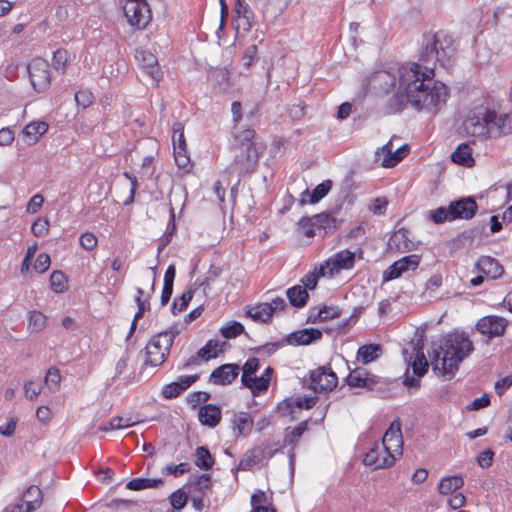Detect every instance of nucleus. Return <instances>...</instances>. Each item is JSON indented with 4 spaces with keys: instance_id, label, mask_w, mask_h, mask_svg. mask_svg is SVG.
I'll return each instance as SVG.
<instances>
[{
    "instance_id": "nucleus-1",
    "label": "nucleus",
    "mask_w": 512,
    "mask_h": 512,
    "mask_svg": "<svg viewBox=\"0 0 512 512\" xmlns=\"http://www.w3.org/2000/svg\"><path fill=\"white\" fill-rule=\"evenodd\" d=\"M398 92L389 100V112L401 111L410 104L417 111L435 112L446 103L448 88L434 80V68L412 62L398 69Z\"/></svg>"
},
{
    "instance_id": "nucleus-2",
    "label": "nucleus",
    "mask_w": 512,
    "mask_h": 512,
    "mask_svg": "<svg viewBox=\"0 0 512 512\" xmlns=\"http://www.w3.org/2000/svg\"><path fill=\"white\" fill-rule=\"evenodd\" d=\"M473 349L471 340L464 333L449 334L443 344L433 348L430 355L432 368L451 378Z\"/></svg>"
},
{
    "instance_id": "nucleus-3",
    "label": "nucleus",
    "mask_w": 512,
    "mask_h": 512,
    "mask_svg": "<svg viewBox=\"0 0 512 512\" xmlns=\"http://www.w3.org/2000/svg\"><path fill=\"white\" fill-rule=\"evenodd\" d=\"M232 150L234 159L226 171L229 174H237L241 178L257 169L259 158L266 150V145L257 137L253 129H245L235 135Z\"/></svg>"
},
{
    "instance_id": "nucleus-4",
    "label": "nucleus",
    "mask_w": 512,
    "mask_h": 512,
    "mask_svg": "<svg viewBox=\"0 0 512 512\" xmlns=\"http://www.w3.org/2000/svg\"><path fill=\"white\" fill-rule=\"evenodd\" d=\"M456 54L453 38L444 33L425 34L419 59L422 62H438L442 67L451 65Z\"/></svg>"
},
{
    "instance_id": "nucleus-5",
    "label": "nucleus",
    "mask_w": 512,
    "mask_h": 512,
    "mask_svg": "<svg viewBox=\"0 0 512 512\" xmlns=\"http://www.w3.org/2000/svg\"><path fill=\"white\" fill-rule=\"evenodd\" d=\"M178 334L179 330L176 327H170L152 337L145 347V365L160 366L163 364Z\"/></svg>"
},
{
    "instance_id": "nucleus-6",
    "label": "nucleus",
    "mask_w": 512,
    "mask_h": 512,
    "mask_svg": "<svg viewBox=\"0 0 512 512\" xmlns=\"http://www.w3.org/2000/svg\"><path fill=\"white\" fill-rule=\"evenodd\" d=\"M495 120V111L484 107L472 110L463 121V129L467 135L485 136L490 132V124Z\"/></svg>"
},
{
    "instance_id": "nucleus-7",
    "label": "nucleus",
    "mask_w": 512,
    "mask_h": 512,
    "mask_svg": "<svg viewBox=\"0 0 512 512\" xmlns=\"http://www.w3.org/2000/svg\"><path fill=\"white\" fill-rule=\"evenodd\" d=\"M30 82L37 92H44L51 83L48 62L40 57L32 59L27 65Z\"/></svg>"
},
{
    "instance_id": "nucleus-8",
    "label": "nucleus",
    "mask_w": 512,
    "mask_h": 512,
    "mask_svg": "<svg viewBox=\"0 0 512 512\" xmlns=\"http://www.w3.org/2000/svg\"><path fill=\"white\" fill-rule=\"evenodd\" d=\"M356 253L349 250H341L333 257L329 258L325 265L320 268V275L325 276L329 274L333 276L338 274L341 270H349L354 267Z\"/></svg>"
},
{
    "instance_id": "nucleus-9",
    "label": "nucleus",
    "mask_w": 512,
    "mask_h": 512,
    "mask_svg": "<svg viewBox=\"0 0 512 512\" xmlns=\"http://www.w3.org/2000/svg\"><path fill=\"white\" fill-rule=\"evenodd\" d=\"M123 12L131 26L143 29L149 22V9L145 1H127L123 4Z\"/></svg>"
},
{
    "instance_id": "nucleus-10",
    "label": "nucleus",
    "mask_w": 512,
    "mask_h": 512,
    "mask_svg": "<svg viewBox=\"0 0 512 512\" xmlns=\"http://www.w3.org/2000/svg\"><path fill=\"white\" fill-rule=\"evenodd\" d=\"M309 387L315 392H324L333 390L338 383V377L330 368L320 366L310 374Z\"/></svg>"
},
{
    "instance_id": "nucleus-11",
    "label": "nucleus",
    "mask_w": 512,
    "mask_h": 512,
    "mask_svg": "<svg viewBox=\"0 0 512 512\" xmlns=\"http://www.w3.org/2000/svg\"><path fill=\"white\" fill-rule=\"evenodd\" d=\"M508 326V320L497 315H487L476 323V330L489 339L504 335Z\"/></svg>"
},
{
    "instance_id": "nucleus-12",
    "label": "nucleus",
    "mask_w": 512,
    "mask_h": 512,
    "mask_svg": "<svg viewBox=\"0 0 512 512\" xmlns=\"http://www.w3.org/2000/svg\"><path fill=\"white\" fill-rule=\"evenodd\" d=\"M135 57L138 60L143 73L148 77L150 84L157 85L163 74L156 56L149 51L137 50Z\"/></svg>"
},
{
    "instance_id": "nucleus-13",
    "label": "nucleus",
    "mask_w": 512,
    "mask_h": 512,
    "mask_svg": "<svg viewBox=\"0 0 512 512\" xmlns=\"http://www.w3.org/2000/svg\"><path fill=\"white\" fill-rule=\"evenodd\" d=\"M395 462V455L382 450V444L374 443L365 454L363 463L373 470L391 467Z\"/></svg>"
},
{
    "instance_id": "nucleus-14",
    "label": "nucleus",
    "mask_w": 512,
    "mask_h": 512,
    "mask_svg": "<svg viewBox=\"0 0 512 512\" xmlns=\"http://www.w3.org/2000/svg\"><path fill=\"white\" fill-rule=\"evenodd\" d=\"M421 257L417 254L408 255L395 261L383 272V281L399 278L403 273L414 271L420 264Z\"/></svg>"
},
{
    "instance_id": "nucleus-15",
    "label": "nucleus",
    "mask_w": 512,
    "mask_h": 512,
    "mask_svg": "<svg viewBox=\"0 0 512 512\" xmlns=\"http://www.w3.org/2000/svg\"><path fill=\"white\" fill-rule=\"evenodd\" d=\"M346 383L350 387L374 390L381 383V378L370 373L363 367H357L346 377Z\"/></svg>"
},
{
    "instance_id": "nucleus-16",
    "label": "nucleus",
    "mask_w": 512,
    "mask_h": 512,
    "mask_svg": "<svg viewBox=\"0 0 512 512\" xmlns=\"http://www.w3.org/2000/svg\"><path fill=\"white\" fill-rule=\"evenodd\" d=\"M382 450L391 454L402 453L403 437L398 422H392L382 438Z\"/></svg>"
},
{
    "instance_id": "nucleus-17",
    "label": "nucleus",
    "mask_w": 512,
    "mask_h": 512,
    "mask_svg": "<svg viewBox=\"0 0 512 512\" xmlns=\"http://www.w3.org/2000/svg\"><path fill=\"white\" fill-rule=\"evenodd\" d=\"M239 371L238 364H223L212 371L209 380L215 385H229L238 377Z\"/></svg>"
},
{
    "instance_id": "nucleus-18",
    "label": "nucleus",
    "mask_w": 512,
    "mask_h": 512,
    "mask_svg": "<svg viewBox=\"0 0 512 512\" xmlns=\"http://www.w3.org/2000/svg\"><path fill=\"white\" fill-rule=\"evenodd\" d=\"M449 205L454 219H471L477 210L476 201L471 197L461 198L451 202Z\"/></svg>"
},
{
    "instance_id": "nucleus-19",
    "label": "nucleus",
    "mask_w": 512,
    "mask_h": 512,
    "mask_svg": "<svg viewBox=\"0 0 512 512\" xmlns=\"http://www.w3.org/2000/svg\"><path fill=\"white\" fill-rule=\"evenodd\" d=\"M322 337V332L315 328H306L303 330L295 331L287 336V342L290 345H309L315 340Z\"/></svg>"
},
{
    "instance_id": "nucleus-20",
    "label": "nucleus",
    "mask_w": 512,
    "mask_h": 512,
    "mask_svg": "<svg viewBox=\"0 0 512 512\" xmlns=\"http://www.w3.org/2000/svg\"><path fill=\"white\" fill-rule=\"evenodd\" d=\"M476 268L479 272L491 279H497L504 273L503 266L495 258L490 256L480 257L476 263Z\"/></svg>"
},
{
    "instance_id": "nucleus-21",
    "label": "nucleus",
    "mask_w": 512,
    "mask_h": 512,
    "mask_svg": "<svg viewBox=\"0 0 512 512\" xmlns=\"http://www.w3.org/2000/svg\"><path fill=\"white\" fill-rule=\"evenodd\" d=\"M198 418L201 424L215 427L221 420V409L212 404L204 405L198 411Z\"/></svg>"
},
{
    "instance_id": "nucleus-22",
    "label": "nucleus",
    "mask_w": 512,
    "mask_h": 512,
    "mask_svg": "<svg viewBox=\"0 0 512 512\" xmlns=\"http://www.w3.org/2000/svg\"><path fill=\"white\" fill-rule=\"evenodd\" d=\"M332 187V182L330 180H326L320 184H318L312 193L306 189L301 195V204H305L307 202L311 204H315L319 202L323 197H325Z\"/></svg>"
},
{
    "instance_id": "nucleus-23",
    "label": "nucleus",
    "mask_w": 512,
    "mask_h": 512,
    "mask_svg": "<svg viewBox=\"0 0 512 512\" xmlns=\"http://www.w3.org/2000/svg\"><path fill=\"white\" fill-rule=\"evenodd\" d=\"M233 431L236 436H248L253 427V418L247 412H239L234 415Z\"/></svg>"
},
{
    "instance_id": "nucleus-24",
    "label": "nucleus",
    "mask_w": 512,
    "mask_h": 512,
    "mask_svg": "<svg viewBox=\"0 0 512 512\" xmlns=\"http://www.w3.org/2000/svg\"><path fill=\"white\" fill-rule=\"evenodd\" d=\"M227 345L228 344L225 341L211 339L207 341V343L201 349L198 350L197 357H200L205 361L216 358L219 353L225 350Z\"/></svg>"
},
{
    "instance_id": "nucleus-25",
    "label": "nucleus",
    "mask_w": 512,
    "mask_h": 512,
    "mask_svg": "<svg viewBox=\"0 0 512 512\" xmlns=\"http://www.w3.org/2000/svg\"><path fill=\"white\" fill-rule=\"evenodd\" d=\"M246 314L255 321L261 323H270L272 320V310L268 303H259L246 308Z\"/></svg>"
},
{
    "instance_id": "nucleus-26",
    "label": "nucleus",
    "mask_w": 512,
    "mask_h": 512,
    "mask_svg": "<svg viewBox=\"0 0 512 512\" xmlns=\"http://www.w3.org/2000/svg\"><path fill=\"white\" fill-rule=\"evenodd\" d=\"M451 160L465 167H472L475 163L472 157V148L467 143H461L451 154Z\"/></svg>"
},
{
    "instance_id": "nucleus-27",
    "label": "nucleus",
    "mask_w": 512,
    "mask_h": 512,
    "mask_svg": "<svg viewBox=\"0 0 512 512\" xmlns=\"http://www.w3.org/2000/svg\"><path fill=\"white\" fill-rule=\"evenodd\" d=\"M287 298L291 306L302 308L306 305L309 294L301 285H295L286 291Z\"/></svg>"
},
{
    "instance_id": "nucleus-28",
    "label": "nucleus",
    "mask_w": 512,
    "mask_h": 512,
    "mask_svg": "<svg viewBox=\"0 0 512 512\" xmlns=\"http://www.w3.org/2000/svg\"><path fill=\"white\" fill-rule=\"evenodd\" d=\"M372 84L374 88H379L388 93L395 86V76L388 71H379L372 76Z\"/></svg>"
},
{
    "instance_id": "nucleus-29",
    "label": "nucleus",
    "mask_w": 512,
    "mask_h": 512,
    "mask_svg": "<svg viewBox=\"0 0 512 512\" xmlns=\"http://www.w3.org/2000/svg\"><path fill=\"white\" fill-rule=\"evenodd\" d=\"M381 350L379 344L363 345L357 351V359L363 364H368L379 358Z\"/></svg>"
},
{
    "instance_id": "nucleus-30",
    "label": "nucleus",
    "mask_w": 512,
    "mask_h": 512,
    "mask_svg": "<svg viewBox=\"0 0 512 512\" xmlns=\"http://www.w3.org/2000/svg\"><path fill=\"white\" fill-rule=\"evenodd\" d=\"M47 130L48 125L45 122H32L25 126L23 133L27 137V143L31 145L36 143Z\"/></svg>"
},
{
    "instance_id": "nucleus-31",
    "label": "nucleus",
    "mask_w": 512,
    "mask_h": 512,
    "mask_svg": "<svg viewBox=\"0 0 512 512\" xmlns=\"http://www.w3.org/2000/svg\"><path fill=\"white\" fill-rule=\"evenodd\" d=\"M464 485V480L461 476L444 477L438 484V491L440 494L448 495Z\"/></svg>"
},
{
    "instance_id": "nucleus-32",
    "label": "nucleus",
    "mask_w": 512,
    "mask_h": 512,
    "mask_svg": "<svg viewBox=\"0 0 512 512\" xmlns=\"http://www.w3.org/2000/svg\"><path fill=\"white\" fill-rule=\"evenodd\" d=\"M162 483V479L135 478L128 481V483L126 484V488L129 490L139 491L158 487Z\"/></svg>"
},
{
    "instance_id": "nucleus-33",
    "label": "nucleus",
    "mask_w": 512,
    "mask_h": 512,
    "mask_svg": "<svg viewBox=\"0 0 512 512\" xmlns=\"http://www.w3.org/2000/svg\"><path fill=\"white\" fill-rule=\"evenodd\" d=\"M315 228L318 231L323 230L324 234H327L336 227V220L328 213H320L312 217Z\"/></svg>"
},
{
    "instance_id": "nucleus-34",
    "label": "nucleus",
    "mask_w": 512,
    "mask_h": 512,
    "mask_svg": "<svg viewBox=\"0 0 512 512\" xmlns=\"http://www.w3.org/2000/svg\"><path fill=\"white\" fill-rule=\"evenodd\" d=\"M490 132L496 129L498 134H508L512 132V126L510 125V116L508 114L497 115L495 112V120L491 122Z\"/></svg>"
},
{
    "instance_id": "nucleus-35",
    "label": "nucleus",
    "mask_w": 512,
    "mask_h": 512,
    "mask_svg": "<svg viewBox=\"0 0 512 512\" xmlns=\"http://www.w3.org/2000/svg\"><path fill=\"white\" fill-rule=\"evenodd\" d=\"M42 492L34 485L29 486L23 494L22 501L25 505L33 506V511L41 504Z\"/></svg>"
},
{
    "instance_id": "nucleus-36",
    "label": "nucleus",
    "mask_w": 512,
    "mask_h": 512,
    "mask_svg": "<svg viewBox=\"0 0 512 512\" xmlns=\"http://www.w3.org/2000/svg\"><path fill=\"white\" fill-rule=\"evenodd\" d=\"M195 464L200 469H204V470H208L213 466L214 459L207 447L200 446L196 449Z\"/></svg>"
},
{
    "instance_id": "nucleus-37",
    "label": "nucleus",
    "mask_w": 512,
    "mask_h": 512,
    "mask_svg": "<svg viewBox=\"0 0 512 512\" xmlns=\"http://www.w3.org/2000/svg\"><path fill=\"white\" fill-rule=\"evenodd\" d=\"M242 384L251 390L253 395H258L269 388L267 379L257 376H250L247 378L246 382H242Z\"/></svg>"
},
{
    "instance_id": "nucleus-38",
    "label": "nucleus",
    "mask_w": 512,
    "mask_h": 512,
    "mask_svg": "<svg viewBox=\"0 0 512 512\" xmlns=\"http://www.w3.org/2000/svg\"><path fill=\"white\" fill-rule=\"evenodd\" d=\"M47 318L40 311H31L29 313L28 329L31 332H41L46 327Z\"/></svg>"
},
{
    "instance_id": "nucleus-39",
    "label": "nucleus",
    "mask_w": 512,
    "mask_h": 512,
    "mask_svg": "<svg viewBox=\"0 0 512 512\" xmlns=\"http://www.w3.org/2000/svg\"><path fill=\"white\" fill-rule=\"evenodd\" d=\"M135 424V422L131 421L130 418H123L120 416H115L110 419V421L106 424H103L99 427V430L102 432H107L115 429L128 428Z\"/></svg>"
},
{
    "instance_id": "nucleus-40",
    "label": "nucleus",
    "mask_w": 512,
    "mask_h": 512,
    "mask_svg": "<svg viewBox=\"0 0 512 512\" xmlns=\"http://www.w3.org/2000/svg\"><path fill=\"white\" fill-rule=\"evenodd\" d=\"M61 374L60 370L54 366L50 367L44 377V383L52 392H56L60 388Z\"/></svg>"
},
{
    "instance_id": "nucleus-41",
    "label": "nucleus",
    "mask_w": 512,
    "mask_h": 512,
    "mask_svg": "<svg viewBox=\"0 0 512 512\" xmlns=\"http://www.w3.org/2000/svg\"><path fill=\"white\" fill-rule=\"evenodd\" d=\"M430 218L431 220L436 224L444 223L445 221H453L454 215L450 208V205L448 207H438L434 210L430 211Z\"/></svg>"
},
{
    "instance_id": "nucleus-42",
    "label": "nucleus",
    "mask_w": 512,
    "mask_h": 512,
    "mask_svg": "<svg viewBox=\"0 0 512 512\" xmlns=\"http://www.w3.org/2000/svg\"><path fill=\"white\" fill-rule=\"evenodd\" d=\"M414 375L422 377L428 370V361L421 351H416L415 357L411 362Z\"/></svg>"
},
{
    "instance_id": "nucleus-43",
    "label": "nucleus",
    "mask_w": 512,
    "mask_h": 512,
    "mask_svg": "<svg viewBox=\"0 0 512 512\" xmlns=\"http://www.w3.org/2000/svg\"><path fill=\"white\" fill-rule=\"evenodd\" d=\"M51 289L56 293H62L67 289V279L63 272L55 270L50 275Z\"/></svg>"
},
{
    "instance_id": "nucleus-44",
    "label": "nucleus",
    "mask_w": 512,
    "mask_h": 512,
    "mask_svg": "<svg viewBox=\"0 0 512 512\" xmlns=\"http://www.w3.org/2000/svg\"><path fill=\"white\" fill-rule=\"evenodd\" d=\"M409 149L407 145H403L397 148L392 156H389L386 160H381V166L385 168H391L396 166L408 153Z\"/></svg>"
},
{
    "instance_id": "nucleus-45",
    "label": "nucleus",
    "mask_w": 512,
    "mask_h": 512,
    "mask_svg": "<svg viewBox=\"0 0 512 512\" xmlns=\"http://www.w3.org/2000/svg\"><path fill=\"white\" fill-rule=\"evenodd\" d=\"M192 298L193 290L191 289L185 291L180 297H176L172 304V313L176 315L185 310Z\"/></svg>"
},
{
    "instance_id": "nucleus-46",
    "label": "nucleus",
    "mask_w": 512,
    "mask_h": 512,
    "mask_svg": "<svg viewBox=\"0 0 512 512\" xmlns=\"http://www.w3.org/2000/svg\"><path fill=\"white\" fill-rule=\"evenodd\" d=\"M317 400H318L317 396H304V397H298L297 399L287 400L286 405L288 407L295 406L300 409H303V408L310 409L315 405Z\"/></svg>"
},
{
    "instance_id": "nucleus-47",
    "label": "nucleus",
    "mask_w": 512,
    "mask_h": 512,
    "mask_svg": "<svg viewBox=\"0 0 512 512\" xmlns=\"http://www.w3.org/2000/svg\"><path fill=\"white\" fill-rule=\"evenodd\" d=\"M68 62V52L65 49H57L53 54L52 65L55 70L65 72Z\"/></svg>"
},
{
    "instance_id": "nucleus-48",
    "label": "nucleus",
    "mask_w": 512,
    "mask_h": 512,
    "mask_svg": "<svg viewBox=\"0 0 512 512\" xmlns=\"http://www.w3.org/2000/svg\"><path fill=\"white\" fill-rule=\"evenodd\" d=\"M173 147H179L180 149L186 148V142L184 138V126L181 122H175L173 124Z\"/></svg>"
},
{
    "instance_id": "nucleus-49",
    "label": "nucleus",
    "mask_w": 512,
    "mask_h": 512,
    "mask_svg": "<svg viewBox=\"0 0 512 512\" xmlns=\"http://www.w3.org/2000/svg\"><path fill=\"white\" fill-rule=\"evenodd\" d=\"M259 369V360L255 357L249 358L242 367L241 382H246L247 378L253 376Z\"/></svg>"
},
{
    "instance_id": "nucleus-50",
    "label": "nucleus",
    "mask_w": 512,
    "mask_h": 512,
    "mask_svg": "<svg viewBox=\"0 0 512 512\" xmlns=\"http://www.w3.org/2000/svg\"><path fill=\"white\" fill-rule=\"evenodd\" d=\"M221 334L226 339L239 336L244 332V326L240 322H232L231 324L221 328Z\"/></svg>"
},
{
    "instance_id": "nucleus-51",
    "label": "nucleus",
    "mask_w": 512,
    "mask_h": 512,
    "mask_svg": "<svg viewBox=\"0 0 512 512\" xmlns=\"http://www.w3.org/2000/svg\"><path fill=\"white\" fill-rule=\"evenodd\" d=\"M307 421L300 422L295 428H293L290 432H288L285 436V442L289 444H296L298 439L303 435V433L307 430Z\"/></svg>"
},
{
    "instance_id": "nucleus-52",
    "label": "nucleus",
    "mask_w": 512,
    "mask_h": 512,
    "mask_svg": "<svg viewBox=\"0 0 512 512\" xmlns=\"http://www.w3.org/2000/svg\"><path fill=\"white\" fill-rule=\"evenodd\" d=\"M268 448V443H262L256 447L250 449L251 453L255 455V459L258 463H261L263 460H268L273 457L275 451H269L266 453V449Z\"/></svg>"
},
{
    "instance_id": "nucleus-53",
    "label": "nucleus",
    "mask_w": 512,
    "mask_h": 512,
    "mask_svg": "<svg viewBox=\"0 0 512 512\" xmlns=\"http://www.w3.org/2000/svg\"><path fill=\"white\" fill-rule=\"evenodd\" d=\"M298 226L302 229V234L306 237H313L316 234V228L312 217H302Z\"/></svg>"
},
{
    "instance_id": "nucleus-54",
    "label": "nucleus",
    "mask_w": 512,
    "mask_h": 512,
    "mask_svg": "<svg viewBox=\"0 0 512 512\" xmlns=\"http://www.w3.org/2000/svg\"><path fill=\"white\" fill-rule=\"evenodd\" d=\"M31 230L36 237H43L47 235L49 231L48 219L38 218L35 222H33Z\"/></svg>"
},
{
    "instance_id": "nucleus-55",
    "label": "nucleus",
    "mask_w": 512,
    "mask_h": 512,
    "mask_svg": "<svg viewBox=\"0 0 512 512\" xmlns=\"http://www.w3.org/2000/svg\"><path fill=\"white\" fill-rule=\"evenodd\" d=\"M187 500H188V497H187L186 493L180 489L173 492L170 496V504L176 510H180V509L184 508V506L187 503Z\"/></svg>"
},
{
    "instance_id": "nucleus-56",
    "label": "nucleus",
    "mask_w": 512,
    "mask_h": 512,
    "mask_svg": "<svg viewBox=\"0 0 512 512\" xmlns=\"http://www.w3.org/2000/svg\"><path fill=\"white\" fill-rule=\"evenodd\" d=\"M509 21H512L510 9L498 8L494 12V22L497 26L505 27Z\"/></svg>"
},
{
    "instance_id": "nucleus-57",
    "label": "nucleus",
    "mask_w": 512,
    "mask_h": 512,
    "mask_svg": "<svg viewBox=\"0 0 512 512\" xmlns=\"http://www.w3.org/2000/svg\"><path fill=\"white\" fill-rule=\"evenodd\" d=\"M171 220H170V224H171V228L169 231H167L160 239L159 241V245H158V252L160 253L165 246H167L171 239H172V236H173V233L175 231V215H174V210L173 208H171Z\"/></svg>"
},
{
    "instance_id": "nucleus-58",
    "label": "nucleus",
    "mask_w": 512,
    "mask_h": 512,
    "mask_svg": "<svg viewBox=\"0 0 512 512\" xmlns=\"http://www.w3.org/2000/svg\"><path fill=\"white\" fill-rule=\"evenodd\" d=\"M75 101L79 106L86 108L93 103L94 96L92 92L87 89L80 90L75 94Z\"/></svg>"
},
{
    "instance_id": "nucleus-59",
    "label": "nucleus",
    "mask_w": 512,
    "mask_h": 512,
    "mask_svg": "<svg viewBox=\"0 0 512 512\" xmlns=\"http://www.w3.org/2000/svg\"><path fill=\"white\" fill-rule=\"evenodd\" d=\"M24 391L26 397L30 400H33L41 393L42 386L41 384L30 380L24 384Z\"/></svg>"
},
{
    "instance_id": "nucleus-60",
    "label": "nucleus",
    "mask_w": 512,
    "mask_h": 512,
    "mask_svg": "<svg viewBox=\"0 0 512 512\" xmlns=\"http://www.w3.org/2000/svg\"><path fill=\"white\" fill-rule=\"evenodd\" d=\"M259 464L255 459V455L248 450L243 457L240 459L239 464L237 466V470H248L252 466Z\"/></svg>"
},
{
    "instance_id": "nucleus-61",
    "label": "nucleus",
    "mask_w": 512,
    "mask_h": 512,
    "mask_svg": "<svg viewBox=\"0 0 512 512\" xmlns=\"http://www.w3.org/2000/svg\"><path fill=\"white\" fill-rule=\"evenodd\" d=\"M174 149V158L177 166L179 168H186L190 162V159L187 155L186 148L180 149L179 147H173Z\"/></svg>"
},
{
    "instance_id": "nucleus-62",
    "label": "nucleus",
    "mask_w": 512,
    "mask_h": 512,
    "mask_svg": "<svg viewBox=\"0 0 512 512\" xmlns=\"http://www.w3.org/2000/svg\"><path fill=\"white\" fill-rule=\"evenodd\" d=\"M182 393L180 385L176 382H171L164 386L162 395L166 399H172L178 397Z\"/></svg>"
},
{
    "instance_id": "nucleus-63",
    "label": "nucleus",
    "mask_w": 512,
    "mask_h": 512,
    "mask_svg": "<svg viewBox=\"0 0 512 512\" xmlns=\"http://www.w3.org/2000/svg\"><path fill=\"white\" fill-rule=\"evenodd\" d=\"M80 245L87 251L94 249L97 245V238L93 233H83L80 236Z\"/></svg>"
},
{
    "instance_id": "nucleus-64",
    "label": "nucleus",
    "mask_w": 512,
    "mask_h": 512,
    "mask_svg": "<svg viewBox=\"0 0 512 512\" xmlns=\"http://www.w3.org/2000/svg\"><path fill=\"white\" fill-rule=\"evenodd\" d=\"M490 398L488 394H483L481 397L474 399L469 405H467L466 409L468 411H477L482 408L489 406Z\"/></svg>"
}]
</instances>
